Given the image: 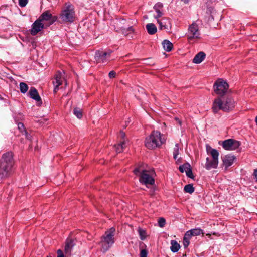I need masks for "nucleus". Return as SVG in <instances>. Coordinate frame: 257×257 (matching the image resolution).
Wrapping results in <instances>:
<instances>
[{"label":"nucleus","mask_w":257,"mask_h":257,"mask_svg":"<svg viewBox=\"0 0 257 257\" xmlns=\"http://www.w3.org/2000/svg\"><path fill=\"white\" fill-rule=\"evenodd\" d=\"M163 5L160 2L156 3L154 6L153 8L157 13V15L154 16L155 19H158L163 15Z\"/></svg>","instance_id":"a211bd4d"},{"label":"nucleus","mask_w":257,"mask_h":257,"mask_svg":"<svg viewBox=\"0 0 257 257\" xmlns=\"http://www.w3.org/2000/svg\"><path fill=\"white\" fill-rule=\"evenodd\" d=\"M235 158L234 156L230 154L225 155L222 158L223 164L226 169L233 164Z\"/></svg>","instance_id":"dca6fc26"},{"label":"nucleus","mask_w":257,"mask_h":257,"mask_svg":"<svg viewBox=\"0 0 257 257\" xmlns=\"http://www.w3.org/2000/svg\"><path fill=\"white\" fill-rule=\"evenodd\" d=\"M26 138L28 140L31 139V136L30 135L28 134V133L27 131H25V132Z\"/></svg>","instance_id":"c03bdc74"},{"label":"nucleus","mask_w":257,"mask_h":257,"mask_svg":"<svg viewBox=\"0 0 257 257\" xmlns=\"http://www.w3.org/2000/svg\"><path fill=\"white\" fill-rule=\"evenodd\" d=\"M28 93L31 98L34 99L37 102H39L42 103L41 98L38 93L37 90L35 87H31Z\"/></svg>","instance_id":"f3484780"},{"label":"nucleus","mask_w":257,"mask_h":257,"mask_svg":"<svg viewBox=\"0 0 257 257\" xmlns=\"http://www.w3.org/2000/svg\"><path fill=\"white\" fill-rule=\"evenodd\" d=\"M125 22V20L122 19L119 21V23H117L116 24V27H117V31L121 32L124 35H127L128 34H126V31H130V32H133V29L132 27H129L127 29L125 28V24L124 22Z\"/></svg>","instance_id":"2eb2a0df"},{"label":"nucleus","mask_w":257,"mask_h":257,"mask_svg":"<svg viewBox=\"0 0 257 257\" xmlns=\"http://www.w3.org/2000/svg\"><path fill=\"white\" fill-rule=\"evenodd\" d=\"M206 151L207 154L211 156L212 158H206L204 167L208 170L217 168L219 162L218 157L219 154L218 151L209 145H206Z\"/></svg>","instance_id":"39448f33"},{"label":"nucleus","mask_w":257,"mask_h":257,"mask_svg":"<svg viewBox=\"0 0 257 257\" xmlns=\"http://www.w3.org/2000/svg\"><path fill=\"white\" fill-rule=\"evenodd\" d=\"M190 0H181V1L183 2L185 4H187Z\"/></svg>","instance_id":"49530a36"},{"label":"nucleus","mask_w":257,"mask_h":257,"mask_svg":"<svg viewBox=\"0 0 257 257\" xmlns=\"http://www.w3.org/2000/svg\"><path fill=\"white\" fill-rule=\"evenodd\" d=\"M62 74L60 71H58L56 74L54 78V80L53 81V84L54 85V92L55 93L59 90V86L62 84Z\"/></svg>","instance_id":"ddd939ff"},{"label":"nucleus","mask_w":257,"mask_h":257,"mask_svg":"<svg viewBox=\"0 0 257 257\" xmlns=\"http://www.w3.org/2000/svg\"><path fill=\"white\" fill-rule=\"evenodd\" d=\"M179 145L178 144H176L175 145V148H174V152H173V157L175 159H176L177 158L178 155L179 154Z\"/></svg>","instance_id":"2f4dec72"},{"label":"nucleus","mask_w":257,"mask_h":257,"mask_svg":"<svg viewBox=\"0 0 257 257\" xmlns=\"http://www.w3.org/2000/svg\"><path fill=\"white\" fill-rule=\"evenodd\" d=\"M116 76V72L114 71H111L109 73V77L110 78H113L115 77Z\"/></svg>","instance_id":"ea45409f"},{"label":"nucleus","mask_w":257,"mask_h":257,"mask_svg":"<svg viewBox=\"0 0 257 257\" xmlns=\"http://www.w3.org/2000/svg\"><path fill=\"white\" fill-rule=\"evenodd\" d=\"M147 251L146 249H142L140 251V257H147Z\"/></svg>","instance_id":"4c0bfd02"},{"label":"nucleus","mask_w":257,"mask_h":257,"mask_svg":"<svg viewBox=\"0 0 257 257\" xmlns=\"http://www.w3.org/2000/svg\"><path fill=\"white\" fill-rule=\"evenodd\" d=\"M234 107L235 101L232 97L221 98L218 97L214 99L212 109L213 112L216 113L220 110L224 112H229Z\"/></svg>","instance_id":"f03ea898"},{"label":"nucleus","mask_w":257,"mask_h":257,"mask_svg":"<svg viewBox=\"0 0 257 257\" xmlns=\"http://www.w3.org/2000/svg\"><path fill=\"white\" fill-rule=\"evenodd\" d=\"M14 163L12 152H8L2 155L0 160V178H6L12 173Z\"/></svg>","instance_id":"f257e3e1"},{"label":"nucleus","mask_w":257,"mask_h":257,"mask_svg":"<svg viewBox=\"0 0 257 257\" xmlns=\"http://www.w3.org/2000/svg\"><path fill=\"white\" fill-rule=\"evenodd\" d=\"M126 144L127 142L126 140L120 141V143L114 146L116 152L118 153L122 152L123 149L126 147Z\"/></svg>","instance_id":"4be33fe9"},{"label":"nucleus","mask_w":257,"mask_h":257,"mask_svg":"<svg viewBox=\"0 0 257 257\" xmlns=\"http://www.w3.org/2000/svg\"><path fill=\"white\" fill-rule=\"evenodd\" d=\"M164 142V140L161 138V133L158 131H153L146 138L145 146L149 149H154L161 146Z\"/></svg>","instance_id":"20e7f679"},{"label":"nucleus","mask_w":257,"mask_h":257,"mask_svg":"<svg viewBox=\"0 0 257 257\" xmlns=\"http://www.w3.org/2000/svg\"><path fill=\"white\" fill-rule=\"evenodd\" d=\"M201 234H203V231L199 228L191 229L186 232V236H189L190 237L193 236H197Z\"/></svg>","instance_id":"412c9836"},{"label":"nucleus","mask_w":257,"mask_h":257,"mask_svg":"<svg viewBox=\"0 0 257 257\" xmlns=\"http://www.w3.org/2000/svg\"><path fill=\"white\" fill-rule=\"evenodd\" d=\"M119 137L120 139V141H123V140H125V134L124 132H122V131H121L120 132V134H119ZM126 141H127V140H126Z\"/></svg>","instance_id":"58836bf2"},{"label":"nucleus","mask_w":257,"mask_h":257,"mask_svg":"<svg viewBox=\"0 0 257 257\" xmlns=\"http://www.w3.org/2000/svg\"><path fill=\"white\" fill-rule=\"evenodd\" d=\"M184 190L186 193L192 194L194 191V188L192 184H188L185 186Z\"/></svg>","instance_id":"cd10ccee"},{"label":"nucleus","mask_w":257,"mask_h":257,"mask_svg":"<svg viewBox=\"0 0 257 257\" xmlns=\"http://www.w3.org/2000/svg\"><path fill=\"white\" fill-rule=\"evenodd\" d=\"M74 240L71 239H67L66 241L65 247V252L66 254H69L71 252L73 247L74 246Z\"/></svg>","instance_id":"aec40b11"},{"label":"nucleus","mask_w":257,"mask_h":257,"mask_svg":"<svg viewBox=\"0 0 257 257\" xmlns=\"http://www.w3.org/2000/svg\"><path fill=\"white\" fill-rule=\"evenodd\" d=\"M57 257H64L63 252L61 249H58L57 250Z\"/></svg>","instance_id":"a19ab883"},{"label":"nucleus","mask_w":257,"mask_h":257,"mask_svg":"<svg viewBox=\"0 0 257 257\" xmlns=\"http://www.w3.org/2000/svg\"><path fill=\"white\" fill-rule=\"evenodd\" d=\"M253 175L254 177L255 181L257 182V168L254 170Z\"/></svg>","instance_id":"37998d69"},{"label":"nucleus","mask_w":257,"mask_h":257,"mask_svg":"<svg viewBox=\"0 0 257 257\" xmlns=\"http://www.w3.org/2000/svg\"><path fill=\"white\" fill-rule=\"evenodd\" d=\"M228 87V84L221 79L217 80L213 86L214 92L220 96H223L226 93Z\"/></svg>","instance_id":"6e6552de"},{"label":"nucleus","mask_w":257,"mask_h":257,"mask_svg":"<svg viewBox=\"0 0 257 257\" xmlns=\"http://www.w3.org/2000/svg\"><path fill=\"white\" fill-rule=\"evenodd\" d=\"M138 232L141 240H144L146 238V232L143 229L139 228L138 229Z\"/></svg>","instance_id":"473e14b6"},{"label":"nucleus","mask_w":257,"mask_h":257,"mask_svg":"<svg viewBox=\"0 0 257 257\" xmlns=\"http://www.w3.org/2000/svg\"><path fill=\"white\" fill-rule=\"evenodd\" d=\"M240 145L239 141L229 139L222 142V147L226 150H235Z\"/></svg>","instance_id":"9d476101"},{"label":"nucleus","mask_w":257,"mask_h":257,"mask_svg":"<svg viewBox=\"0 0 257 257\" xmlns=\"http://www.w3.org/2000/svg\"><path fill=\"white\" fill-rule=\"evenodd\" d=\"M186 175L189 178H192V179L194 178V176L193 175V173H192V170H191V168H190L189 169L186 170Z\"/></svg>","instance_id":"f704fd0d"},{"label":"nucleus","mask_w":257,"mask_h":257,"mask_svg":"<svg viewBox=\"0 0 257 257\" xmlns=\"http://www.w3.org/2000/svg\"><path fill=\"white\" fill-rule=\"evenodd\" d=\"M190 237L189 236H186V232L185 233L184 238H183V244L184 245V248H186L188 246L189 244V240L190 239Z\"/></svg>","instance_id":"7c9ffc66"},{"label":"nucleus","mask_w":257,"mask_h":257,"mask_svg":"<svg viewBox=\"0 0 257 257\" xmlns=\"http://www.w3.org/2000/svg\"><path fill=\"white\" fill-rule=\"evenodd\" d=\"M75 15L74 6L68 4L60 14V18L64 22H73L75 19Z\"/></svg>","instance_id":"0eeeda50"},{"label":"nucleus","mask_w":257,"mask_h":257,"mask_svg":"<svg viewBox=\"0 0 257 257\" xmlns=\"http://www.w3.org/2000/svg\"><path fill=\"white\" fill-rule=\"evenodd\" d=\"M39 19L41 21H48L49 25L52 24L57 19V17L56 16H53L50 13V11H46L43 12Z\"/></svg>","instance_id":"f8f14e48"},{"label":"nucleus","mask_w":257,"mask_h":257,"mask_svg":"<svg viewBox=\"0 0 257 257\" xmlns=\"http://www.w3.org/2000/svg\"><path fill=\"white\" fill-rule=\"evenodd\" d=\"M111 53V51H97L95 53V60L97 63H106L109 58Z\"/></svg>","instance_id":"9b49d317"},{"label":"nucleus","mask_w":257,"mask_h":257,"mask_svg":"<svg viewBox=\"0 0 257 257\" xmlns=\"http://www.w3.org/2000/svg\"><path fill=\"white\" fill-rule=\"evenodd\" d=\"M47 257H51V256H47Z\"/></svg>","instance_id":"8fccbe9b"},{"label":"nucleus","mask_w":257,"mask_h":257,"mask_svg":"<svg viewBox=\"0 0 257 257\" xmlns=\"http://www.w3.org/2000/svg\"><path fill=\"white\" fill-rule=\"evenodd\" d=\"M165 224V219L163 218H160L158 220V225L160 227H163Z\"/></svg>","instance_id":"72a5a7b5"},{"label":"nucleus","mask_w":257,"mask_h":257,"mask_svg":"<svg viewBox=\"0 0 257 257\" xmlns=\"http://www.w3.org/2000/svg\"><path fill=\"white\" fill-rule=\"evenodd\" d=\"M163 22H166L167 23V22H168V20L167 19V20H164Z\"/></svg>","instance_id":"de8ad7c7"},{"label":"nucleus","mask_w":257,"mask_h":257,"mask_svg":"<svg viewBox=\"0 0 257 257\" xmlns=\"http://www.w3.org/2000/svg\"><path fill=\"white\" fill-rule=\"evenodd\" d=\"M146 27L148 33L150 35L154 34L157 32V27L153 23L147 24Z\"/></svg>","instance_id":"5701e85b"},{"label":"nucleus","mask_w":257,"mask_h":257,"mask_svg":"<svg viewBox=\"0 0 257 257\" xmlns=\"http://www.w3.org/2000/svg\"><path fill=\"white\" fill-rule=\"evenodd\" d=\"M18 128L19 130L21 132H22L23 131H24L25 132V131H26L25 130V127H24V125L23 124V123H21V122H19L18 124Z\"/></svg>","instance_id":"e433bc0d"},{"label":"nucleus","mask_w":257,"mask_h":257,"mask_svg":"<svg viewBox=\"0 0 257 257\" xmlns=\"http://www.w3.org/2000/svg\"><path fill=\"white\" fill-rule=\"evenodd\" d=\"M134 33V31L133 32H130V31H126V34H128L127 35H124L125 36H127L129 38H132L133 37V33Z\"/></svg>","instance_id":"79ce46f5"},{"label":"nucleus","mask_w":257,"mask_h":257,"mask_svg":"<svg viewBox=\"0 0 257 257\" xmlns=\"http://www.w3.org/2000/svg\"><path fill=\"white\" fill-rule=\"evenodd\" d=\"M19 85L20 90L21 93L24 94L28 91V86L26 83L21 82Z\"/></svg>","instance_id":"bb28decb"},{"label":"nucleus","mask_w":257,"mask_h":257,"mask_svg":"<svg viewBox=\"0 0 257 257\" xmlns=\"http://www.w3.org/2000/svg\"><path fill=\"white\" fill-rule=\"evenodd\" d=\"M205 54L203 52H199L194 57L192 62L195 64H199L202 62L205 58Z\"/></svg>","instance_id":"6ab92c4d"},{"label":"nucleus","mask_w":257,"mask_h":257,"mask_svg":"<svg viewBox=\"0 0 257 257\" xmlns=\"http://www.w3.org/2000/svg\"><path fill=\"white\" fill-rule=\"evenodd\" d=\"M133 172L136 175L140 176L139 181L142 184L146 186L154 184L155 180L153 178L155 174L154 170H146L138 167L134 170Z\"/></svg>","instance_id":"7ed1b4c3"},{"label":"nucleus","mask_w":257,"mask_h":257,"mask_svg":"<svg viewBox=\"0 0 257 257\" xmlns=\"http://www.w3.org/2000/svg\"><path fill=\"white\" fill-rule=\"evenodd\" d=\"M199 35L198 25L195 23H193L188 28L187 35L188 39L191 40L193 39H198Z\"/></svg>","instance_id":"1a4fd4ad"},{"label":"nucleus","mask_w":257,"mask_h":257,"mask_svg":"<svg viewBox=\"0 0 257 257\" xmlns=\"http://www.w3.org/2000/svg\"><path fill=\"white\" fill-rule=\"evenodd\" d=\"M28 0H19V5L21 7H25L28 3Z\"/></svg>","instance_id":"c9c22d12"},{"label":"nucleus","mask_w":257,"mask_h":257,"mask_svg":"<svg viewBox=\"0 0 257 257\" xmlns=\"http://www.w3.org/2000/svg\"><path fill=\"white\" fill-rule=\"evenodd\" d=\"M175 120L176 121L177 123H178L179 125L181 124V121L179 118L176 117Z\"/></svg>","instance_id":"a18cd8bd"},{"label":"nucleus","mask_w":257,"mask_h":257,"mask_svg":"<svg viewBox=\"0 0 257 257\" xmlns=\"http://www.w3.org/2000/svg\"><path fill=\"white\" fill-rule=\"evenodd\" d=\"M255 121L256 124V125H257V116H256V117H255Z\"/></svg>","instance_id":"09e8293b"},{"label":"nucleus","mask_w":257,"mask_h":257,"mask_svg":"<svg viewBox=\"0 0 257 257\" xmlns=\"http://www.w3.org/2000/svg\"><path fill=\"white\" fill-rule=\"evenodd\" d=\"M190 168H191L190 165L188 163H184L182 165L180 166L179 167V171L182 173H183L184 171L186 172V170L189 169Z\"/></svg>","instance_id":"c85d7f7f"},{"label":"nucleus","mask_w":257,"mask_h":257,"mask_svg":"<svg viewBox=\"0 0 257 257\" xmlns=\"http://www.w3.org/2000/svg\"><path fill=\"white\" fill-rule=\"evenodd\" d=\"M44 24L38 19L32 25L31 34L32 35H36L44 28Z\"/></svg>","instance_id":"4468645a"},{"label":"nucleus","mask_w":257,"mask_h":257,"mask_svg":"<svg viewBox=\"0 0 257 257\" xmlns=\"http://www.w3.org/2000/svg\"><path fill=\"white\" fill-rule=\"evenodd\" d=\"M116 230L114 227H111L107 230L101 238L100 244L103 252H106L111 247L115 242L114 235Z\"/></svg>","instance_id":"423d86ee"},{"label":"nucleus","mask_w":257,"mask_h":257,"mask_svg":"<svg viewBox=\"0 0 257 257\" xmlns=\"http://www.w3.org/2000/svg\"><path fill=\"white\" fill-rule=\"evenodd\" d=\"M74 115L78 118H82L83 114L81 109L79 108H75L73 111Z\"/></svg>","instance_id":"c756f323"},{"label":"nucleus","mask_w":257,"mask_h":257,"mask_svg":"<svg viewBox=\"0 0 257 257\" xmlns=\"http://www.w3.org/2000/svg\"><path fill=\"white\" fill-rule=\"evenodd\" d=\"M180 248V244L176 240H172L171 241L170 249L172 252L174 253L177 252L179 250Z\"/></svg>","instance_id":"b1692460"},{"label":"nucleus","mask_w":257,"mask_h":257,"mask_svg":"<svg viewBox=\"0 0 257 257\" xmlns=\"http://www.w3.org/2000/svg\"><path fill=\"white\" fill-rule=\"evenodd\" d=\"M162 45L164 50L167 52H169L172 49L173 44L168 40H164L162 42Z\"/></svg>","instance_id":"393cba45"},{"label":"nucleus","mask_w":257,"mask_h":257,"mask_svg":"<svg viewBox=\"0 0 257 257\" xmlns=\"http://www.w3.org/2000/svg\"><path fill=\"white\" fill-rule=\"evenodd\" d=\"M157 20V22L158 23V24H159V26H160V27L159 28L161 30H163V29H168V24H167L166 22H164V23H163V21L164 20H167V18H162L161 20H159L158 19H156Z\"/></svg>","instance_id":"a878e982"}]
</instances>
